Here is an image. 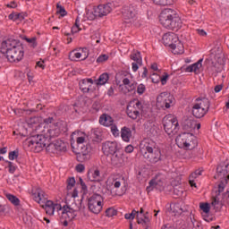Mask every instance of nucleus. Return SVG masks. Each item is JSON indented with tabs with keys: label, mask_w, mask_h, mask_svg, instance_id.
I'll list each match as a JSON object with an SVG mask.
<instances>
[{
	"label": "nucleus",
	"mask_w": 229,
	"mask_h": 229,
	"mask_svg": "<svg viewBox=\"0 0 229 229\" xmlns=\"http://www.w3.org/2000/svg\"><path fill=\"white\" fill-rule=\"evenodd\" d=\"M87 134L81 131H75L71 136L72 148H74V142H77V145L81 148L79 152H77V160L79 162L90 160L92 155V148H90V145L81 146V144L87 142Z\"/></svg>",
	"instance_id": "1"
},
{
	"label": "nucleus",
	"mask_w": 229,
	"mask_h": 229,
	"mask_svg": "<svg viewBox=\"0 0 229 229\" xmlns=\"http://www.w3.org/2000/svg\"><path fill=\"white\" fill-rule=\"evenodd\" d=\"M140 150L144 157L148 160L150 164H157L162 160L160 148H157V144L151 140H143L140 144Z\"/></svg>",
	"instance_id": "2"
},
{
	"label": "nucleus",
	"mask_w": 229,
	"mask_h": 229,
	"mask_svg": "<svg viewBox=\"0 0 229 229\" xmlns=\"http://www.w3.org/2000/svg\"><path fill=\"white\" fill-rule=\"evenodd\" d=\"M159 21L163 28L166 30H180L182 28V20L173 9H165L159 15Z\"/></svg>",
	"instance_id": "3"
},
{
	"label": "nucleus",
	"mask_w": 229,
	"mask_h": 229,
	"mask_svg": "<svg viewBox=\"0 0 229 229\" xmlns=\"http://www.w3.org/2000/svg\"><path fill=\"white\" fill-rule=\"evenodd\" d=\"M162 42L165 47H168L174 55H183L185 48L183 43L180 41L178 35L174 32H167L163 35Z\"/></svg>",
	"instance_id": "4"
},
{
	"label": "nucleus",
	"mask_w": 229,
	"mask_h": 229,
	"mask_svg": "<svg viewBox=\"0 0 229 229\" xmlns=\"http://www.w3.org/2000/svg\"><path fill=\"white\" fill-rule=\"evenodd\" d=\"M47 144H49V138H47L44 134L31 136L24 141V146H28L29 149L35 153L44 151Z\"/></svg>",
	"instance_id": "5"
},
{
	"label": "nucleus",
	"mask_w": 229,
	"mask_h": 229,
	"mask_svg": "<svg viewBox=\"0 0 229 229\" xmlns=\"http://www.w3.org/2000/svg\"><path fill=\"white\" fill-rule=\"evenodd\" d=\"M175 143L180 149L192 151V149L198 148V138L192 133L184 132L176 137Z\"/></svg>",
	"instance_id": "6"
},
{
	"label": "nucleus",
	"mask_w": 229,
	"mask_h": 229,
	"mask_svg": "<svg viewBox=\"0 0 229 229\" xmlns=\"http://www.w3.org/2000/svg\"><path fill=\"white\" fill-rule=\"evenodd\" d=\"M126 114L130 119L137 121L144 114V105L139 99H133L127 105Z\"/></svg>",
	"instance_id": "7"
},
{
	"label": "nucleus",
	"mask_w": 229,
	"mask_h": 229,
	"mask_svg": "<svg viewBox=\"0 0 229 229\" xmlns=\"http://www.w3.org/2000/svg\"><path fill=\"white\" fill-rule=\"evenodd\" d=\"M45 126H47V130H45V136L51 140V139L55 137H58L62 131L64 130V125L62 122H58L56 123H53V118L49 117L48 119L44 120Z\"/></svg>",
	"instance_id": "8"
},
{
	"label": "nucleus",
	"mask_w": 229,
	"mask_h": 229,
	"mask_svg": "<svg viewBox=\"0 0 229 229\" xmlns=\"http://www.w3.org/2000/svg\"><path fill=\"white\" fill-rule=\"evenodd\" d=\"M163 125L164 130L167 135L173 137V135H176L178 131L180 130V124L178 123V118L174 114H166L163 118Z\"/></svg>",
	"instance_id": "9"
},
{
	"label": "nucleus",
	"mask_w": 229,
	"mask_h": 229,
	"mask_svg": "<svg viewBox=\"0 0 229 229\" xmlns=\"http://www.w3.org/2000/svg\"><path fill=\"white\" fill-rule=\"evenodd\" d=\"M210 110V101L207 98L197 100L192 106V115L196 119H201L208 114Z\"/></svg>",
	"instance_id": "10"
},
{
	"label": "nucleus",
	"mask_w": 229,
	"mask_h": 229,
	"mask_svg": "<svg viewBox=\"0 0 229 229\" xmlns=\"http://www.w3.org/2000/svg\"><path fill=\"white\" fill-rule=\"evenodd\" d=\"M62 215L61 217L64 221V226H67L70 221H72L76 216H78V210H80V207L76 203L66 204L62 208Z\"/></svg>",
	"instance_id": "11"
},
{
	"label": "nucleus",
	"mask_w": 229,
	"mask_h": 229,
	"mask_svg": "<svg viewBox=\"0 0 229 229\" xmlns=\"http://www.w3.org/2000/svg\"><path fill=\"white\" fill-rule=\"evenodd\" d=\"M22 43L21 41L14 39V38H7L4 40L0 45V53L7 56V55L11 54L12 52L15 51L17 47H21Z\"/></svg>",
	"instance_id": "12"
},
{
	"label": "nucleus",
	"mask_w": 229,
	"mask_h": 229,
	"mask_svg": "<svg viewBox=\"0 0 229 229\" xmlns=\"http://www.w3.org/2000/svg\"><path fill=\"white\" fill-rule=\"evenodd\" d=\"M174 105V97L167 92H163L157 98V106L159 108H171Z\"/></svg>",
	"instance_id": "13"
},
{
	"label": "nucleus",
	"mask_w": 229,
	"mask_h": 229,
	"mask_svg": "<svg viewBox=\"0 0 229 229\" xmlns=\"http://www.w3.org/2000/svg\"><path fill=\"white\" fill-rule=\"evenodd\" d=\"M165 182V177L164 174H157L153 178L150 182L148 186L147 187L148 192H151L154 189L157 191H162L164 189V183Z\"/></svg>",
	"instance_id": "14"
},
{
	"label": "nucleus",
	"mask_w": 229,
	"mask_h": 229,
	"mask_svg": "<svg viewBox=\"0 0 229 229\" xmlns=\"http://www.w3.org/2000/svg\"><path fill=\"white\" fill-rule=\"evenodd\" d=\"M41 207L48 216H55V212L62 210V204L53 200H47Z\"/></svg>",
	"instance_id": "15"
},
{
	"label": "nucleus",
	"mask_w": 229,
	"mask_h": 229,
	"mask_svg": "<svg viewBox=\"0 0 229 229\" xmlns=\"http://www.w3.org/2000/svg\"><path fill=\"white\" fill-rule=\"evenodd\" d=\"M89 58V48L83 47L78 50H73L70 53V59L73 62H78V60H87Z\"/></svg>",
	"instance_id": "16"
},
{
	"label": "nucleus",
	"mask_w": 229,
	"mask_h": 229,
	"mask_svg": "<svg viewBox=\"0 0 229 229\" xmlns=\"http://www.w3.org/2000/svg\"><path fill=\"white\" fill-rule=\"evenodd\" d=\"M5 56L9 62H21L24 58V47L21 45Z\"/></svg>",
	"instance_id": "17"
},
{
	"label": "nucleus",
	"mask_w": 229,
	"mask_h": 229,
	"mask_svg": "<svg viewBox=\"0 0 229 229\" xmlns=\"http://www.w3.org/2000/svg\"><path fill=\"white\" fill-rule=\"evenodd\" d=\"M112 12V4H99L94 11L95 17H106Z\"/></svg>",
	"instance_id": "18"
},
{
	"label": "nucleus",
	"mask_w": 229,
	"mask_h": 229,
	"mask_svg": "<svg viewBox=\"0 0 229 229\" xmlns=\"http://www.w3.org/2000/svg\"><path fill=\"white\" fill-rule=\"evenodd\" d=\"M102 151L106 157L115 154L117 151V142L115 141H106L102 145Z\"/></svg>",
	"instance_id": "19"
},
{
	"label": "nucleus",
	"mask_w": 229,
	"mask_h": 229,
	"mask_svg": "<svg viewBox=\"0 0 229 229\" xmlns=\"http://www.w3.org/2000/svg\"><path fill=\"white\" fill-rule=\"evenodd\" d=\"M94 80L91 78H86L82 79L80 81L79 85H80V89L81 92L84 94H87V92H90V90H94Z\"/></svg>",
	"instance_id": "20"
},
{
	"label": "nucleus",
	"mask_w": 229,
	"mask_h": 229,
	"mask_svg": "<svg viewBox=\"0 0 229 229\" xmlns=\"http://www.w3.org/2000/svg\"><path fill=\"white\" fill-rule=\"evenodd\" d=\"M32 196H33L34 201H36V203H38L40 207H42L47 201V197H46V192L42 191V189L40 188L36 189Z\"/></svg>",
	"instance_id": "21"
},
{
	"label": "nucleus",
	"mask_w": 229,
	"mask_h": 229,
	"mask_svg": "<svg viewBox=\"0 0 229 229\" xmlns=\"http://www.w3.org/2000/svg\"><path fill=\"white\" fill-rule=\"evenodd\" d=\"M122 83L128 90V92H133V90L137 89V81L133 80L131 75L123 78Z\"/></svg>",
	"instance_id": "22"
},
{
	"label": "nucleus",
	"mask_w": 229,
	"mask_h": 229,
	"mask_svg": "<svg viewBox=\"0 0 229 229\" xmlns=\"http://www.w3.org/2000/svg\"><path fill=\"white\" fill-rule=\"evenodd\" d=\"M122 13L127 21H131V19H135L137 15V11L131 5H125L122 9Z\"/></svg>",
	"instance_id": "23"
},
{
	"label": "nucleus",
	"mask_w": 229,
	"mask_h": 229,
	"mask_svg": "<svg viewBox=\"0 0 229 229\" xmlns=\"http://www.w3.org/2000/svg\"><path fill=\"white\" fill-rule=\"evenodd\" d=\"M211 55L219 64H223V62H225V54H223V47L221 46L215 47L211 50Z\"/></svg>",
	"instance_id": "24"
},
{
	"label": "nucleus",
	"mask_w": 229,
	"mask_h": 229,
	"mask_svg": "<svg viewBox=\"0 0 229 229\" xmlns=\"http://www.w3.org/2000/svg\"><path fill=\"white\" fill-rule=\"evenodd\" d=\"M201 128V123L198 120L190 119L184 123V130L189 131H195V130H199Z\"/></svg>",
	"instance_id": "25"
},
{
	"label": "nucleus",
	"mask_w": 229,
	"mask_h": 229,
	"mask_svg": "<svg viewBox=\"0 0 229 229\" xmlns=\"http://www.w3.org/2000/svg\"><path fill=\"white\" fill-rule=\"evenodd\" d=\"M201 67H203V59H199L197 63L191 64L185 68V72H194L199 74L201 72Z\"/></svg>",
	"instance_id": "26"
},
{
	"label": "nucleus",
	"mask_w": 229,
	"mask_h": 229,
	"mask_svg": "<svg viewBox=\"0 0 229 229\" xmlns=\"http://www.w3.org/2000/svg\"><path fill=\"white\" fill-rule=\"evenodd\" d=\"M75 185H76V179H74V177L70 178L68 180L67 191H68L69 196L73 198V199H76V198H78V190L74 188L72 191V187H74Z\"/></svg>",
	"instance_id": "27"
},
{
	"label": "nucleus",
	"mask_w": 229,
	"mask_h": 229,
	"mask_svg": "<svg viewBox=\"0 0 229 229\" xmlns=\"http://www.w3.org/2000/svg\"><path fill=\"white\" fill-rule=\"evenodd\" d=\"M40 128V123H38V117L30 118L27 123V131L31 133L32 131H37Z\"/></svg>",
	"instance_id": "28"
},
{
	"label": "nucleus",
	"mask_w": 229,
	"mask_h": 229,
	"mask_svg": "<svg viewBox=\"0 0 229 229\" xmlns=\"http://www.w3.org/2000/svg\"><path fill=\"white\" fill-rule=\"evenodd\" d=\"M99 123L102 126H106V128H110V126H113L114 124V118H112V116L109 114H103L99 117Z\"/></svg>",
	"instance_id": "29"
},
{
	"label": "nucleus",
	"mask_w": 229,
	"mask_h": 229,
	"mask_svg": "<svg viewBox=\"0 0 229 229\" xmlns=\"http://www.w3.org/2000/svg\"><path fill=\"white\" fill-rule=\"evenodd\" d=\"M88 180H89V182H101V173L94 168L89 170Z\"/></svg>",
	"instance_id": "30"
},
{
	"label": "nucleus",
	"mask_w": 229,
	"mask_h": 229,
	"mask_svg": "<svg viewBox=\"0 0 229 229\" xmlns=\"http://www.w3.org/2000/svg\"><path fill=\"white\" fill-rule=\"evenodd\" d=\"M111 164L113 165H116L117 167H121L123 164H124V159L123 158V154L121 153H114L111 155Z\"/></svg>",
	"instance_id": "31"
},
{
	"label": "nucleus",
	"mask_w": 229,
	"mask_h": 229,
	"mask_svg": "<svg viewBox=\"0 0 229 229\" xmlns=\"http://www.w3.org/2000/svg\"><path fill=\"white\" fill-rule=\"evenodd\" d=\"M143 126L148 135H155V133H157V125H155V122L147 121Z\"/></svg>",
	"instance_id": "32"
},
{
	"label": "nucleus",
	"mask_w": 229,
	"mask_h": 229,
	"mask_svg": "<svg viewBox=\"0 0 229 229\" xmlns=\"http://www.w3.org/2000/svg\"><path fill=\"white\" fill-rule=\"evenodd\" d=\"M109 80L110 75H108L106 72H104L98 77V79L95 80L94 82L97 87H103V85H106L108 83Z\"/></svg>",
	"instance_id": "33"
},
{
	"label": "nucleus",
	"mask_w": 229,
	"mask_h": 229,
	"mask_svg": "<svg viewBox=\"0 0 229 229\" xmlns=\"http://www.w3.org/2000/svg\"><path fill=\"white\" fill-rule=\"evenodd\" d=\"M120 134L123 142H130L131 139V129L124 126L121 129Z\"/></svg>",
	"instance_id": "34"
},
{
	"label": "nucleus",
	"mask_w": 229,
	"mask_h": 229,
	"mask_svg": "<svg viewBox=\"0 0 229 229\" xmlns=\"http://www.w3.org/2000/svg\"><path fill=\"white\" fill-rule=\"evenodd\" d=\"M104 201H105V199H103V196H101L100 194H93L89 199V204H93V205H103Z\"/></svg>",
	"instance_id": "35"
},
{
	"label": "nucleus",
	"mask_w": 229,
	"mask_h": 229,
	"mask_svg": "<svg viewBox=\"0 0 229 229\" xmlns=\"http://www.w3.org/2000/svg\"><path fill=\"white\" fill-rule=\"evenodd\" d=\"M170 212L174 216H180L183 212V209L182 208V205L180 203H172L170 205Z\"/></svg>",
	"instance_id": "36"
},
{
	"label": "nucleus",
	"mask_w": 229,
	"mask_h": 229,
	"mask_svg": "<svg viewBox=\"0 0 229 229\" xmlns=\"http://www.w3.org/2000/svg\"><path fill=\"white\" fill-rule=\"evenodd\" d=\"M50 148H55L56 151H65V142L58 140L53 143H50Z\"/></svg>",
	"instance_id": "37"
},
{
	"label": "nucleus",
	"mask_w": 229,
	"mask_h": 229,
	"mask_svg": "<svg viewBox=\"0 0 229 229\" xmlns=\"http://www.w3.org/2000/svg\"><path fill=\"white\" fill-rule=\"evenodd\" d=\"M5 197L13 205H14V207H19V205H21V200L19 199V198H17V196L12 193H6Z\"/></svg>",
	"instance_id": "38"
},
{
	"label": "nucleus",
	"mask_w": 229,
	"mask_h": 229,
	"mask_svg": "<svg viewBox=\"0 0 229 229\" xmlns=\"http://www.w3.org/2000/svg\"><path fill=\"white\" fill-rule=\"evenodd\" d=\"M89 209L93 214H99L103 210V204H89Z\"/></svg>",
	"instance_id": "39"
},
{
	"label": "nucleus",
	"mask_w": 229,
	"mask_h": 229,
	"mask_svg": "<svg viewBox=\"0 0 229 229\" xmlns=\"http://www.w3.org/2000/svg\"><path fill=\"white\" fill-rule=\"evenodd\" d=\"M198 176H201V170H197L190 175V185L191 187L196 188V182H194V180H196Z\"/></svg>",
	"instance_id": "40"
},
{
	"label": "nucleus",
	"mask_w": 229,
	"mask_h": 229,
	"mask_svg": "<svg viewBox=\"0 0 229 229\" xmlns=\"http://www.w3.org/2000/svg\"><path fill=\"white\" fill-rule=\"evenodd\" d=\"M131 58L133 60V62L138 63V64H142V56L140 55V52L139 51H134L131 55Z\"/></svg>",
	"instance_id": "41"
},
{
	"label": "nucleus",
	"mask_w": 229,
	"mask_h": 229,
	"mask_svg": "<svg viewBox=\"0 0 229 229\" xmlns=\"http://www.w3.org/2000/svg\"><path fill=\"white\" fill-rule=\"evenodd\" d=\"M155 4L159 6H168L173 4V0H152Z\"/></svg>",
	"instance_id": "42"
},
{
	"label": "nucleus",
	"mask_w": 229,
	"mask_h": 229,
	"mask_svg": "<svg viewBox=\"0 0 229 229\" xmlns=\"http://www.w3.org/2000/svg\"><path fill=\"white\" fill-rule=\"evenodd\" d=\"M199 208L200 210H202L203 214H210V204L209 203H204V202H201L199 204Z\"/></svg>",
	"instance_id": "43"
},
{
	"label": "nucleus",
	"mask_w": 229,
	"mask_h": 229,
	"mask_svg": "<svg viewBox=\"0 0 229 229\" xmlns=\"http://www.w3.org/2000/svg\"><path fill=\"white\" fill-rule=\"evenodd\" d=\"M136 216L139 217V211L132 210L131 213H126L124 215V218L129 220V221H133V219H135Z\"/></svg>",
	"instance_id": "44"
},
{
	"label": "nucleus",
	"mask_w": 229,
	"mask_h": 229,
	"mask_svg": "<svg viewBox=\"0 0 229 229\" xmlns=\"http://www.w3.org/2000/svg\"><path fill=\"white\" fill-rule=\"evenodd\" d=\"M123 183H124V177H120L113 181V185L114 189H119L121 185H123Z\"/></svg>",
	"instance_id": "45"
},
{
	"label": "nucleus",
	"mask_w": 229,
	"mask_h": 229,
	"mask_svg": "<svg viewBox=\"0 0 229 229\" xmlns=\"http://www.w3.org/2000/svg\"><path fill=\"white\" fill-rule=\"evenodd\" d=\"M26 42H28L29 46L30 47H37V38L32 37V38H25Z\"/></svg>",
	"instance_id": "46"
},
{
	"label": "nucleus",
	"mask_w": 229,
	"mask_h": 229,
	"mask_svg": "<svg viewBox=\"0 0 229 229\" xmlns=\"http://www.w3.org/2000/svg\"><path fill=\"white\" fill-rule=\"evenodd\" d=\"M63 33L64 35L68 37L70 40H72V38H74V34L78 33V30H64Z\"/></svg>",
	"instance_id": "47"
},
{
	"label": "nucleus",
	"mask_w": 229,
	"mask_h": 229,
	"mask_svg": "<svg viewBox=\"0 0 229 229\" xmlns=\"http://www.w3.org/2000/svg\"><path fill=\"white\" fill-rule=\"evenodd\" d=\"M56 8L57 13H60L61 17H65V15H67V11H65V8L62 6L60 4H56Z\"/></svg>",
	"instance_id": "48"
},
{
	"label": "nucleus",
	"mask_w": 229,
	"mask_h": 229,
	"mask_svg": "<svg viewBox=\"0 0 229 229\" xmlns=\"http://www.w3.org/2000/svg\"><path fill=\"white\" fill-rule=\"evenodd\" d=\"M110 127H111L112 135H114V137H119V135H121V132L119 131V129L117 128V125L113 123Z\"/></svg>",
	"instance_id": "49"
},
{
	"label": "nucleus",
	"mask_w": 229,
	"mask_h": 229,
	"mask_svg": "<svg viewBox=\"0 0 229 229\" xmlns=\"http://www.w3.org/2000/svg\"><path fill=\"white\" fill-rule=\"evenodd\" d=\"M106 214L107 217H114V216H117V210L114 208H109L106 209Z\"/></svg>",
	"instance_id": "50"
},
{
	"label": "nucleus",
	"mask_w": 229,
	"mask_h": 229,
	"mask_svg": "<svg viewBox=\"0 0 229 229\" xmlns=\"http://www.w3.org/2000/svg\"><path fill=\"white\" fill-rule=\"evenodd\" d=\"M146 92V85L144 84H139L138 88H137V93L140 96H142V94H144Z\"/></svg>",
	"instance_id": "51"
},
{
	"label": "nucleus",
	"mask_w": 229,
	"mask_h": 229,
	"mask_svg": "<svg viewBox=\"0 0 229 229\" xmlns=\"http://www.w3.org/2000/svg\"><path fill=\"white\" fill-rule=\"evenodd\" d=\"M151 80H152V83H160V78L161 76L158 75L157 73H153L150 76Z\"/></svg>",
	"instance_id": "52"
},
{
	"label": "nucleus",
	"mask_w": 229,
	"mask_h": 229,
	"mask_svg": "<svg viewBox=\"0 0 229 229\" xmlns=\"http://www.w3.org/2000/svg\"><path fill=\"white\" fill-rule=\"evenodd\" d=\"M19 157V151L13 150L9 153V160H15Z\"/></svg>",
	"instance_id": "53"
},
{
	"label": "nucleus",
	"mask_w": 229,
	"mask_h": 229,
	"mask_svg": "<svg viewBox=\"0 0 229 229\" xmlns=\"http://www.w3.org/2000/svg\"><path fill=\"white\" fill-rule=\"evenodd\" d=\"M7 164L9 167V173H11V174H13L17 167L13 165V163H12V161H7Z\"/></svg>",
	"instance_id": "54"
},
{
	"label": "nucleus",
	"mask_w": 229,
	"mask_h": 229,
	"mask_svg": "<svg viewBox=\"0 0 229 229\" xmlns=\"http://www.w3.org/2000/svg\"><path fill=\"white\" fill-rule=\"evenodd\" d=\"M79 182L80 185L83 191V192H87V191H89L87 184L85 183V182L83 181V179L81 177L79 178Z\"/></svg>",
	"instance_id": "55"
},
{
	"label": "nucleus",
	"mask_w": 229,
	"mask_h": 229,
	"mask_svg": "<svg viewBox=\"0 0 229 229\" xmlns=\"http://www.w3.org/2000/svg\"><path fill=\"white\" fill-rule=\"evenodd\" d=\"M47 151L48 153H57L56 147H51V142L49 141L48 144L46 146Z\"/></svg>",
	"instance_id": "56"
},
{
	"label": "nucleus",
	"mask_w": 229,
	"mask_h": 229,
	"mask_svg": "<svg viewBox=\"0 0 229 229\" xmlns=\"http://www.w3.org/2000/svg\"><path fill=\"white\" fill-rule=\"evenodd\" d=\"M108 60L107 55H101L98 57L97 62L98 64H103V62H106Z\"/></svg>",
	"instance_id": "57"
},
{
	"label": "nucleus",
	"mask_w": 229,
	"mask_h": 229,
	"mask_svg": "<svg viewBox=\"0 0 229 229\" xmlns=\"http://www.w3.org/2000/svg\"><path fill=\"white\" fill-rule=\"evenodd\" d=\"M167 80H169V74L167 72H165L162 77H160V81L162 85H165L167 83Z\"/></svg>",
	"instance_id": "58"
},
{
	"label": "nucleus",
	"mask_w": 229,
	"mask_h": 229,
	"mask_svg": "<svg viewBox=\"0 0 229 229\" xmlns=\"http://www.w3.org/2000/svg\"><path fill=\"white\" fill-rule=\"evenodd\" d=\"M75 170L77 171V173H83V171H85V165L82 164H79L76 165Z\"/></svg>",
	"instance_id": "59"
},
{
	"label": "nucleus",
	"mask_w": 229,
	"mask_h": 229,
	"mask_svg": "<svg viewBox=\"0 0 229 229\" xmlns=\"http://www.w3.org/2000/svg\"><path fill=\"white\" fill-rule=\"evenodd\" d=\"M131 65H132L131 69H132L133 72H137V71H139V67H140L142 65V64L133 62L131 64Z\"/></svg>",
	"instance_id": "60"
},
{
	"label": "nucleus",
	"mask_w": 229,
	"mask_h": 229,
	"mask_svg": "<svg viewBox=\"0 0 229 229\" xmlns=\"http://www.w3.org/2000/svg\"><path fill=\"white\" fill-rule=\"evenodd\" d=\"M122 28H133L131 21H124Z\"/></svg>",
	"instance_id": "61"
},
{
	"label": "nucleus",
	"mask_w": 229,
	"mask_h": 229,
	"mask_svg": "<svg viewBox=\"0 0 229 229\" xmlns=\"http://www.w3.org/2000/svg\"><path fill=\"white\" fill-rule=\"evenodd\" d=\"M133 146L132 145H128L126 148H125V153H133Z\"/></svg>",
	"instance_id": "62"
},
{
	"label": "nucleus",
	"mask_w": 229,
	"mask_h": 229,
	"mask_svg": "<svg viewBox=\"0 0 229 229\" xmlns=\"http://www.w3.org/2000/svg\"><path fill=\"white\" fill-rule=\"evenodd\" d=\"M225 191V183L224 182H220L218 184V194H221V192H223Z\"/></svg>",
	"instance_id": "63"
},
{
	"label": "nucleus",
	"mask_w": 229,
	"mask_h": 229,
	"mask_svg": "<svg viewBox=\"0 0 229 229\" xmlns=\"http://www.w3.org/2000/svg\"><path fill=\"white\" fill-rule=\"evenodd\" d=\"M8 17L10 21H17V13H12Z\"/></svg>",
	"instance_id": "64"
}]
</instances>
